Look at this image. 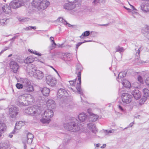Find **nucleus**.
Returning a JSON list of instances; mask_svg holds the SVG:
<instances>
[{
	"label": "nucleus",
	"instance_id": "obj_1",
	"mask_svg": "<svg viewBox=\"0 0 149 149\" xmlns=\"http://www.w3.org/2000/svg\"><path fill=\"white\" fill-rule=\"evenodd\" d=\"M26 70L29 74L33 76L36 79L41 80L44 77L45 74L42 71L36 70L34 65L30 64L27 66Z\"/></svg>",
	"mask_w": 149,
	"mask_h": 149
},
{
	"label": "nucleus",
	"instance_id": "obj_2",
	"mask_svg": "<svg viewBox=\"0 0 149 149\" xmlns=\"http://www.w3.org/2000/svg\"><path fill=\"white\" fill-rule=\"evenodd\" d=\"M33 6L39 10L46 9L50 5V2L47 0H33L31 3Z\"/></svg>",
	"mask_w": 149,
	"mask_h": 149
},
{
	"label": "nucleus",
	"instance_id": "obj_3",
	"mask_svg": "<svg viewBox=\"0 0 149 149\" xmlns=\"http://www.w3.org/2000/svg\"><path fill=\"white\" fill-rule=\"evenodd\" d=\"M54 115L53 111L49 109L45 110L44 113L42 114V118L40 119V121L43 123H48L50 121V118Z\"/></svg>",
	"mask_w": 149,
	"mask_h": 149
},
{
	"label": "nucleus",
	"instance_id": "obj_4",
	"mask_svg": "<svg viewBox=\"0 0 149 149\" xmlns=\"http://www.w3.org/2000/svg\"><path fill=\"white\" fill-rule=\"evenodd\" d=\"M74 120H76L74 119ZM64 128L69 131L75 132L79 130L80 129V127L78 126V124L77 125L74 121L70 123H65L63 125Z\"/></svg>",
	"mask_w": 149,
	"mask_h": 149
},
{
	"label": "nucleus",
	"instance_id": "obj_5",
	"mask_svg": "<svg viewBox=\"0 0 149 149\" xmlns=\"http://www.w3.org/2000/svg\"><path fill=\"white\" fill-rule=\"evenodd\" d=\"M25 113L26 114L33 116L39 115L41 112L40 108L37 106H32L25 110Z\"/></svg>",
	"mask_w": 149,
	"mask_h": 149
},
{
	"label": "nucleus",
	"instance_id": "obj_6",
	"mask_svg": "<svg viewBox=\"0 0 149 149\" xmlns=\"http://www.w3.org/2000/svg\"><path fill=\"white\" fill-rule=\"evenodd\" d=\"M23 89L25 91L32 92L34 91L33 86L31 84V82L27 78L23 80Z\"/></svg>",
	"mask_w": 149,
	"mask_h": 149
},
{
	"label": "nucleus",
	"instance_id": "obj_7",
	"mask_svg": "<svg viewBox=\"0 0 149 149\" xmlns=\"http://www.w3.org/2000/svg\"><path fill=\"white\" fill-rule=\"evenodd\" d=\"M24 5L23 0H15L11 1L9 5L11 8L16 9Z\"/></svg>",
	"mask_w": 149,
	"mask_h": 149
},
{
	"label": "nucleus",
	"instance_id": "obj_8",
	"mask_svg": "<svg viewBox=\"0 0 149 149\" xmlns=\"http://www.w3.org/2000/svg\"><path fill=\"white\" fill-rule=\"evenodd\" d=\"M134 84L136 85V86H134L135 89L132 90L131 93L135 99L138 100L141 98V93L138 89H136L138 87L139 84L137 83H135Z\"/></svg>",
	"mask_w": 149,
	"mask_h": 149
},
{
	"label": "nucleus",
	"instance_id": "obj_9",
	"mask_svg": "<svg viewBox=\"0 0 149 149\" xmlns=\"http://www.w3.org/2000/svg\"><path fill=\"white\" fill-rule=\"evenodd\" d=\"M25 94L20 95L17 100V104L19 106L28 105V102L26 100Z\"/></svg>",
	"mask_w": 149,
	"mask_h": 149
},
{
	"label": "nucleus",
	"instance_id": "obj_10",
	"mask_svg": "<svg viewBox=\"0 0 149 149\" xmlns=\"http://www.w3.org/2000/svg\"><path fill=\"white\" fill-rule=\"evenodd\" d=\"M132 99V96L130 94L125 93L123 94L122 95V101L123 103L129 104L130 103Z\"/></svg>",
	"mask_w": 149,
	"mask_h": 149
},
{
	"label": "nucleus",
	"instance_id": "obj_11",
	"mask_svg": "<svg viewBox=\"0 0 149 149\" xmlns=\"http://www.w3.org/2000/svg\"><path fill=\"white\" fill-rule=\"evenodd\" d=\"M46 81L47 84L52 87L55 86L57 83L56 79L50 75L47 77Z\"/></svg>",
	"mask_w": 149,
	"mask_h": 149
},
{
	"label": "nucleus",
	"instance_id": "obj_12",
	"mask_svg": "<svg viewBox=\"0 0 149 149\" xmlns=\"http://www.w3.org/2000/svg\"><path fill=\"white\" fill-rule=\"evenodd\" d=\"M19 109L17 107L12 106L9 109V114L12 118H14L17 115Z\"/></svg>",
	"mask_w": 149,
	"mask_h": 149
},
{
	"label": "nucleus",
	"instance_id": "obj_13",
	"mask_svg": "<svg viewBox=\"0 0 149 149\" xmlns=\"http://www.w3.org/2000/svg\"><path fill=\"white\" fill-rule=\"evenodd\" d=\"M78 80L79 81V83H77L76 86V88L77 91L78 93L81 95H83V93L82 91H81L80 87V85L81 84V71L79 70L77 73Z\"/></svg>",
	"mask_w": 149,
	"mask_h": 149
},
{
	"label": "nucleus",
	"instance_id": "obj_14",
	"mask_svg": "<svg viewBox=\"0 0 149 149\" xmlns=\"http://www.w3.org/2000/svg\"><path fill=\"white\" fill-rule=\"evenodd\" d=\"M10 68L13 70L14 73L17 72L19 66L17 62L14 61H11L10 63Z\"/></svg>",
	"mask_w": 149,
	"mask_h": 149
},
{
	"label": "nucleus",
	"instance_id": "obj_15",
	"mask_svg": "<svg viewBox=\"0 0 149 149\" xmlns=\"http://www.w3.org/2000/svg\"><path fill=\"white\" fill-rule=\"evenodd\" d=\"M76 3H72L71 1L68 2V3H65L64 4L63 7L65 10H72L76 7Z\"/></svg>",
	"mask_w": 149,
	"mask_h": 149
},
{
	"label": "nucleus",
	"instance_id": "obj_16",
	"mask_svg": "<svg viewBox=\"0 0 149 149\" xmlns=\"http://www.w3.org/2000/svg\"><path fill=\"white\" fill-rule=\"evenodd\" d=\"M68 95V92L64 89H60L58 91L57 96L60 98L65 96H67Z\"/></svg>",
	"mask_w": 149,
	"mask_h": 149
},
{
	"label": "nucleus",
	"instance_id": "obj_17",
	"mask_svg": "<svg viewBox=\"0 0 149 149\" xmlns=\"http://www.w3.org/2000/svg\"><path fill=\"white\" fill-rule=\"evenodd\" d=\"M46 104L48 108L54 109L56 107V104L55 102L52 99L48 100L46 102Z\"/></svg>",
	"mask_w": 149,
	"mask_h": 149
},
{
	"label": "nucleus",
	"instance_id": "obj_18",
	"mask_svg": "<svg viewBox=\"0 0 149 149\" xmlns=\"http://www.w3.org/2000/svg\"><path fill=\"white\" fill-rule=\"evenodd\" d=\"M26 100L28 102V105L32 104L35 102L34 97L30 94H25Z\"/></svg>",
	"mask_w": 149,
	"mask_h": 149
},
{
	"label": "nucleus",
	"instance_id": "obj_19",
	"mask_svg": "<svg viewBox=\"0 0 149 149\" xmlns=\"http://www.w3.org/2000/svg\"><path fill=\"white\" fill-rule=\"evenodd\" d=\"M78 118L79 120L81 122H84L87 120L88 117L86 113H80L78 116Z\"/></svg>",
	"mask_w": 149,
	"mask_h": 149
},
{
	"label": "nucleus",
	"instance_id": "obj_20",
	"mask_svg": "<svg viewBox=\"0 0 149 149\" xmlns=\"http://www.w3.org/2000/svg\"><path fill=\"white\" fill-rule=\"evenodd\" d=\"M11 7L10 6L6 4H5L2 8V9L3 11L6 14H8L11 13Z\"/></svg>",
	"mask_w": 149,
	"mask_h": 149
},
{
	"label": "nucleus",
	"instance_id": "obj_21",
	"mask_svg": "<svg viewBox=\"0 0 149 149\" xmlns=\"http://www.w3.org/2000/svg\"><path fill=\"white\" fill-rule=\"evenodd\" d=\"M90 115L89 119L92 122H95L99 118V116L96 114L93 113L89 112H88Z\"/></svg>",
	"mask_w": 149,
	"mask_h": 149
},
{
	"label": "nucleus",
	"instance_id": "obj_22",
	"mask_svg": "<svg viewBox=\"0 0 149 149\" xmlns=\"http://www.w3.org/2000/svg\"><path fill=\"white\" fill-rule=\"evenodd\" d=\"M141 10L144 12H147L149 11V3H143L141 6Z\"/></svg>",
	"mask_w": 149,
	"mask_h": 149
},
{
	"label": "nucleus",
	"instance_id": "obj_23",
	"mask_svg": "<svg viewBox=\"0 0 149 149\" xmlns=\"http://www.w3.org/2000/svg\"><path fill=\"white\" fill-rule=\"evenodd\" d=\"M87 127L95 134L97 132L96 127L95 125L93 123H90L87 124Z\"/></svg>",
	"mask_w": 149,
	"mask_h": 149
},
{
	"label": "nucleus",
	"instance_id": "obj_24",
	"mask_svg": "<svg viewBox=\"0 0 149 149\" xmlns=\"http://www.w3.org/2000/svg\"><path fill=\"white\" fill-rule=\"evenodd\" d=\"M40 90L43 95L47 96L49 95L50 91L48 88L46 87L42 88Z\"/></svg>",
	"mask_w": 149,
	"mask_h": 149
},
{
	"label": "nucleus",
	"instance_id": "obj_25",
	"mask_svg": "<svg viewBox=\"0 0 149 149\" xmlns=\"http://www.w3.org/2000/svg\"><path fill=\"white\" fill-rule=\"evenodd\" d=\"M33 137V135L31 133H29L28 134L26 141L28 144H31L32 143Z\"/></svg>",
	"mask_w": 149,
	"mask_h": 149
},
{
	"label": "nucleus",
	"instance_id": "obj_26",
	"mask_svg": "<svg viewBox=\"0 0 149 149\" xmlns=\"http://www.w3.org/2000/svg\"><path fill=\"white\" fill-rule=\"evenodd\" d=\"M126 75L125 73V72H120L118 74V77L116 78L117 80L119 82H121L123 79L124 77Z\"/></svg>",
	"mask_w": 149,
	"mask_h": 149
},
{
	"label": "nucleus",
	"instance_id": "obj_27",
	"mask_svg": "<svg viewBox=\"0 0 149 149\" xmlns=\"http://www.w3.org/2000/svg\"><path fill=\"white\" fill-rule=\"evenodd\" d=\"M24 125V123L22 121L17 122L15 126V129L19 130L21 128L22 126Z\"/></svg>",
	"mask_w": 149,
	"mask_h": 149
},
{
	"label": "nucleus",
	"instance_id": "obj_28",
	"mask_svg": "<svg viewBox=\"0 0 149 149\" xmlns=\"http://www.w3.org/2000/svg\"><path fill=\"white\" fill-rule=\"evenodd\" d=\"M142 33L144 35H146L149 32V28L148 26H145L141 30Z\"/></svg>",
	"mask_w": 149,
	"mask_h": 149
},
{
	"label": "nucleus",
	"instance_id": "obj_29",
	"mask_svg": "<svg viewBox=\"0 0 149 149\" xmlns=\"http://www.w3.org/2000/svg\"><path fill=\"white\" fill-rule=\"evenodd\" d=\"M122 84L126 88H130L131 86L130 83L127 80H124L123 81Z\"/></svg>",
	"mask_w": 149,
	"mask_h": 149
},
{
	"label": "nucleus",
	"instance_id": "obj_30",
	"mask_svg": "<svg viewBox=\"0 0 149 149\" xmlns=\"http://www.w3.org/2000/svg\"><path fill=\"white\" fill-rule=\"evenodd\" d=\"M143 96L149 98V90L146 88H144L143 90Z\"/></svg>",
	"mask_w": 149,
	"mask_h": 149
},
{
	"label": "nucleus",
	"instance_id": "obj_31",
	"mask_svg": "<svg viewBox=\"0 0 149 149\" xmlns=\"http://www.w3.org/2000/svg\"><path fill=\"white\" fill-rule=\"evenodd\" d=\"M6 125L2 123H0V132H2L6 130Z\"/></svg>",
	"mask_w": 149,
	"mask_h": 149
},
{
	"label": "nucleus",
	"instance_id": "obj_32",
	"mask_svg": "<svg viewBox=\"0 0 149 149\" xmlns=\"http://www.w3.org/2000/svg\"><path fill=\"white\" fill-rule=\"evenodd\" d=\"M33 59L29 57H27L24 61V62L26 63H28L33 62Z\"/></svg>",
	"mask_w": 149,
	"mask_h": 149
},
{
	"label": "nucleus",
	"instance_id": "obj_33",
	"mask_svg": "<svg viewBox=\"0 0 149 149\" xmlns=\"http://www.w3.org/2000/svg\"><path fill=\"white\" fill-rule=\"evenodd\" d=\"M89 35L90 31H86L82 34L80 36V38H83L84 37L88 36Z\"/></svg>",
	"mask_w": 149,
	"mask_h": 149
},
{
	"label": "nucleus",
	"instance_id": "obj_34",
	"mask_svg": "<svg viewBox=\"0 0 149 149\" xmlns=\"http://www.w3.org/2000/svg\"><path fill=\"white\" fill-rule=\"evenodd\" d=\"M116 52H118L120 53L123 52L124 51V49L122 47H120V46H117L116 47Z\"/></svg>",
	"mask_w": 149,
	"mask_h": 149
},
{
	"label": "nucleus",
	"instance_id": "obj_35",
	"mask_svg": "<svg viewBox=\"0 0 149 149\" xmlns=\"http://www.w3.org/2000/svg\"><path fill=\"white\" fill-rule=\"evenodd\" d=\"M50 40L52 42V48L51 49H52L56 47V44L54 42V39L53 37H50Z\"/></svg>",
	"mask_w": 149,
	"mask_h": 149
},
{
	"label": "nucleus",
	"instance_id": "obj_36",
	"mask_svg": "<svg viewBox=\"0 0 149 149\" xmlns=\"http://www.w3.org/2000/svg\"><path fill=\"white\" fill-rule=\"evenodd\" d=\"M7 20H8V19H6L5 18L1 19L0 20V22L1 25H4L6 24L7 23Z\"/></svg>",
	"mask_w": 149,
	"mask_h": 149
},
{
	"label": "nucleus",
	"instance_id": "obj_37",
	"mask_svg": "<svg viewBox=\"0 0 149 149\" xmlns=\"http://www.w3.org/2000/svg\"><path fill=\"white\" fill-rule=\"evenodd\" d=\"M115 131L113 129L111 130H104V132L106 135H107L109 133H113Z\"/></svg>",
	"mask_w": 149,
	"mask_h": 149
},
{
	"label": "nucleus",
	"instance_id": "obj_38",
	"mask_svg": "<svg viewBox=\"0 0 149 149\" xmlns=\"http://www.w3.org/2000/svg\"><path fill=\"white\" fill-rule=\"evenodd\" d=\"M143 49V47L141 46L139 48L137 52H136V56H137V58H138V57H139L140 52H141V50Z\"/></svg>",
	"mask_w": 149,
	"mask_h": 149
},
{
	"label": "nucleus",
	"instance_id": "obj_39",
	"mask_svg": "<svg viewBox=\"0 0 149 149\" xmlns=\"http://www.w3.org/2000/svg\"><path fill=\"white\" fill-rule=\"evenodd\" d=\"M72 54L70 53L65 54L64 55V58L67 57V60L69 61L72 59Z\"/></svg>",
	"mask_w": 149,
	"mask_h": 149
},
{
	"label": "nucleus",
	"instance_id": "obj_40",
	"mask_svg": "<svg viewBox=\"0 0 149 149\" xmlns=\"http://www.w3.org/2000/svg\"><path fill=\"white\" fill-rule=\"evenodd\" d=\"M147 98L143 96L140 100V104H142L144 103L147 100Z\"/></svg>",
	"mask_w": 149,
	"mask_h": 149
},
{
	"label": "nucleus",
	"instance_id": "obj_41",
	"mask_svg": "<svg viewBox=\"0 0 149 149\" xmlns=\"http://www.w3.org/2000/svg\"><path fill=\"white\" fill-rule=\"evenodd\" d=\"M16 86L17 88L19 89L23 88V84L18 83L16 85Z\"/></svg>",
	"mask_w": 149,
	"mask_h": 149
},
{
	"label": "nucleus",
	"instance_id": "obj_42",
	"mask_svg": "<svg viewBox=\"0 0 149 149\" xmlns=\"http://www.w3.org/2000/svg\"><path fill=\"white\" fill-rule=\"evenodd\" d=\"M57 20L60 22L63 23L64 24H68L67 22L64 20L62 18L59 17L58 18Z\"/></svg>",
	"mask_w": 149,
	"mask_h": 149
},
{
	"label": "nucleus",
	"instance_id": "obj_43",
	"mask_svg": "<svg viewBox=\"0 0 149 149\" xmlns=\"http://www.w3.org/2000/svg\"><path fill=\"white\" fill-rule=\"evenodd\" d=\"M31 29L35 30L36 29V27L35 26H29L26 28V30H31Z\"/></svg>",
	"mask_w": 149,
	"mask_h": 149
},
{
	"label": "nucleus",
	"instance_id": "obj_44",
	"mask_svg": "<svg viewBox=\"0 0 149 149\" xmlns=\"http://www.w3.org/2000/svg\"><path fill=\"white\" fill-rule=\"evenodd\" d=\"M118 108L122 112H124L125 110L123 108V107L120 105H118Z\"/></svg>",
	"mask_w": 149,
	"mask_h": 149
},
{
	"label": "nucleus",
	"instance_id": "obj_45",
	"mask_svg": "<svg viewBox=\"0 0 149 149\" xmlns=\"http://www.w3.org/2000/svg\"><path fill=\"white\" fill-rule=\"evenodd\" d=\"M138 80L140 83H142L143 82V79L141 77L139 76L138 78Z\"/></svg>",
	"mask_w": 149,
	"mask_h": 149
},
{
	"label": "nucleus",
	"instance_id": "obj_46",
	"mask_svg": "<svg viewBox=\"0 0 149 149\" xmlns=\"http://www.w3.org/2000/svg\"><path fill=\"white\" fill-rule=\"evenodd\" d=\"M75 81L74 80L70 81H69L70 84L72 86H74Z\"/></svg>",
	"mask_w": 149,
	"mask_h": 149
},
{
	"label": "nucleus",
	"instance_id": "obj_47",
	"mask_svg": "<svg viewBox=\"0 0 149 149\" xmlns=\"http://www.w3.org/2000/svg\"><path fill=\"white\" fill-rule=\"evenodd\" d=\"M145 82L146 85L149 86V77H148L145 81Z\"/></svg>",
	"mask_w": 149,
	"mask_h": 149
},
{
	"label": "nucleus",
	"instance_id": "obj_48",
	"mask_svg": "<svg viewBox=\"0 0 149 149\" xmlns=\"http://www.w3.org/2000/svg\"><path fill=\"white\" fill-rule=\"evenodd\" d=\"M68 2H71V3H77V1L78 0H67Z\"/></svg>",
	"mask_w": 149,
	"mask_h": 149
},
{
	"label": "nucleus",
	"instance_id": "obj_49",
	"mask_svg": "<svg viewBox=\"0 0 149 149\" xmlns=\"http://www.w3.org/2000/svg\"><path fill=\"white\" fill-rule=\"evenodd\" d=\"M84 42H79L78 43L77 45H76V48L77 49L78 48V47L80 46L81 44H82L84 43Z\"/></svg>",
	"mask_w": 149,
	"mask_h": 149
},
{
	"label": "nucleus",
	"instance_id": "obj_50",
	"mask_svg": "<svg viewBox=\"0 0 149 149\" xmlns=\"http://www.w3.org/2000/svg\"><path fill=\"white\" fill-rule=\"evenodd\" d=\"M33 54H36L37 55H38L39 56H41V54L40 53H37V52L35 51L34 52H33Z\"/></svg>",
	"mask_w": 149,
	"mask_h": 149
},
{
	"label": "nucleus",
	"instance_id": "obj_51",
	"mask_svg": "<svg viewBox=\"0 0 149 149\" xmlns=\"http://www.w3.org/2000/svg\"><path fill=\"white\" fill-rule=\"evenodd\" d=\"M4 146H3V145H1V148L2 147H4L3 149V148H2V149H7V148H8L6 144H4Z\"/></svg>",
	"mask_w": 149,
	"mask_h": 149
},
{
	"label": "nucleus",
	"instance_id": "obj_52",
	"mask_svg": "<svg viewBox=\"0 0 149 149\" xmlns=\"http://www.w3.org/2000/svg\"><path fill=\"white\" fill-rule=\"evenodd\" d=\"M26 142V140H24V139H23V142L24 144V149H26V146L25 144Z\"/></svg>",
	"mask_w": 149,
	"mask_h": 149
},
{
	"label": "nucleus",
	"instance_id": "obj_53",
	"mask_svg": "<svg viewBox=\"0 0 149 149\" xmlns=\"http://www.w3.org/2000/svg\"><path fill=\"white\" fill-rule=\"evenodd\" d=\"M19 36H16L13 37L12 39H10V40H13V41L16 38H17V37Z\"/></svg>",
	"mask_w": 149,
	"mask_h": 149
},
{
	"label": "nucleus",
	"instance_id": "obj_54",
	"mask_svg": "<svg viewBox=\"0 0 149 149\" xmlns=\"http://www.w3.org/2000/svg\"><path fill=\"white\" fill-rule=\"evenodd\" d=\"M4 144H5V143H1L0 144V149H2V148H3V149L4 147H3L1 148V145H3V146H4Z\"/></svg>",
	"mask_w": 149,
	"mask_h": 149
},
{
	"label": "nucleus",
	"instance_id": "obj_55",
	"mask_svg": "<svg viewBox=\"0 0 149 149\" xmlns=\"http://www.w3.org/2000/svg\"><path fill=\"white\" fill-rule=\"evenodd\" d=\"M124 7L126 9L128 10H129V12H131V10L128 8H127L125 7V6Z\"/></svg>",
	"mask_w": 149,
	"mask_h": 149
},
{
	"label": "nucleus",
	"instance_id": "obj_56",
	"mask_svg": "<svg viewBox=\"0 0 149 149\" xmlns=\"http://www.w3.org/2000/svg\"><path fill=\"white\" fill-rule=\"evenodd\" d=\"M13 133V132H12V133H10L8 136L10 137V138H12L13 137V135L12 134V133Z\"/></svg>",
	"mask_w": 149,
	"mask_h": 149
},
{
	"label": "nucleus",
	"instance_id": "obj_57",
	"mask_svg": "<svg viewBox=\"0 0 149 149\" xmlns=\"http://www.w3.org/2000/svg\"><path fill=\"white\" fill-rule=\"evenodd\" d=\"M106 146V145L105 144H104L103 145V146H101L100 147L101 148H104Z\"/></svg>",
	"mask_w": 149,
	"mask_h": 149
},
{
	"label": "nucleus",
	"instance_id": "obj_58",
	"mask_svg": "<svg viewBox=\"0 0 149 149\" xmlns=\"http://www.w3.org/2000/svg\"><path fill=\"white\" fill-rule=\"evenodd\" d=\"M8 49V47H5L4 49L3 50L5 51L7 50Z\"/></svg>",
	"mask_w": 149,
	"mask_h": 149
},
{
	"label": "nucleus",
	"instance_id": "obj_59",
	"mask_svg": "<svg viewBox=\"0 0 149 149\" xmlns=\"http://www.w3.org/2000/svg\"><path fill=\"white\" fill-rule=\"evenodd\" d=\"M100 144L99 143H98L95 145V147H98L100 146Z\"/></svg>",
	"mask_w": 149,
	"mask_h": 149
},
{
	"label": "nucleus",
	"instance_id": "obj_60",
	"mask_svg": "<svg viewBox=\"0 0 149 149\" xmlns=\"http://www.w3.org/2000/svg\"><path fill=\"white\" fill-rule=\"evenodd\" d=\"M4 52V51L3 50H2L1 52H0V55H1Z\"/></svg>",
	"mask_w": 149,
	"mask_h": 149
},
{
	"label": "nucleus",
	"instance_id": "obj_61",
	"mask_svg": "<svg viewBox=\"0 0 149 149\" xmlns=\"http://www.w3.org/2000/svg\"><path fill=\"white\" fill-rule=\"evenodd\" d=\"M134 124V123H131L129 125L130 126V127H132V125H133V124Z\"/></svg>",
	"mask_w": 149,
	"mask_h": 149
},
{
	"label": "nucleus",
	"instance_id": "obj_62",
	"mask_svg": "<svg viewBox=\"0 0 149 149\" xmlns=\"http://www.w3.org/2000/svg\"><path fill=\"white\" fill-rule=\"evenodd\" d=\"M51 67L52 68H53V69L58 74V72H57V70H56V69H55L54 68H53L52 67V66H51Z\"/></svg>",
	"mask_w": 149,
	"mask_h": 149
},
{
	"label": "nucleus",
	"instance_id": "obj_63",
	"mask_svg": "<svg viewBox=\"0 0 149 149\" xmlns=\"http://www.w3.org/2000/svg\"><path fill=\"white\" fill-rule=\"evenodd\" d=\"M65 25L66 24H68V26L69 27L70 26H71V24H70L68 23V24H65Z\"/></svg>",
	"mask_w": 149,
	"mask_h": 149
},
{
	"label": "nucleus",
	"instance_id": "obj_64",
	"mask_svg": "<svg viewBox=\"0 0 149 149\" xmlns=\"http://www.w3.org/2000/svg\"><path fill=\"white\" fill-rule=\"evenodd\" d=\"M90 41H90V40L86 41V40H85L84 42H84V43L85 42H90Z\"/></svg>",
	"mask_w": 149,
	"mask_h": 149
}]
</instances>
